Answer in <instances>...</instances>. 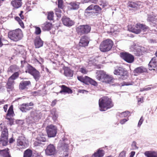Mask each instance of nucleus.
Wrapping results in <instances>:
<instances>
[{
  "label": "nucleus",
  "instance_id": "nucleus-1",
  "mask_svg": "<svg viewBox=\"0 0 157 157\" xmlns=\"http://www.w3.org/2000/svg\"><path fill=\"white\" fill-rule=\"evenodd\" d=\"M99 105L100 111H103L113 107V104L110 98L104 96L99 99Z\"/></svg>",
  "mask_w": 157,
  "mask_h": 157
},
{
  "label": "nucleus",
  "instance_id": "nucleus-2",
  "mask_svg": "<svg viewBox=\"0 0 157 157\" xmlns=\"http://www.w3.org/2000/svg\"><path fill=\"white\" fill-rule=\"evenodd\" d=\"M62 142L59 143L58 145V148L59 150H62L64 152L63 154L61 157H67L68 155L67 152L69 149L68 144L69 143V141L65 137L62 138Z\"/></svg>",
  "mask_w": 157,
  "mask_h": 157
},
{
  "label": "nucleus",
  "instance_id": "nucleus-3",
  "mask_svg": "<svg viewBox=\"0 0 157 157\" xmlns=\"http://www.w3.org/2000/svg\"><path fill=\"white\" fill-rule=\"evenodd\" d=\"M113 44V41L110 39H107L101 43L99 49L100 51L103 52L109 51L112 48Z\"/></svg>",
  "mask_w": 157,
  "mask_h": 157
},
{
  "label": "nucleus",
  "instance_id": "nucleus-4",
  "mask_svg": "<svg viewBox=\"0 0 157 157\" xmlns=\"http://www.w3.org/2000/svg\"><path fill=\"white\" fill-rule=\"evenodd\" d=\"M8 37L14 41H18L21 39L22 32L21 29H17L9 32Z\"/></svg>",
  "mask_w": 157,
  "mask_h": 157
},
{
  "label": "nucleus",
  "instance_id": "nucleus-5",
  "mask_svg": "<svg viewBox=\"0 0 157 157\" xmlns=\"http://www.w3.org/2000/svg\"><path fill=\"white\" fill-rule=\"evenodd\" d=\"M115 75H120L119 79L124 80L126 79L128 76V72L125 69L122 67H117L114 71Z\"/></svg>",
  "mask_w": 157,
  "mask_h": 157
},
{
  "label": "nucleus",
  "instance_id": "nucleus-6",
  "mask_svg": "<svg viewBox=\"0 0 157 157\" xmlns=\"http://www.w3.org/2000/svg\"><path fill=\"white\" fill-rule=\"evenodd\" d=\"M78 80L86 85L91 84L94 86L98 85L97 82L92 78L87 76H78L77 77Z\"/></svg>",
  "mask_w": 157,
  "mask_h": 157
},
{
  "label": "nucleus",
  "instance_id": "nucleus-7",
  "mask_svg": "<svg viewBox=\"0 0 157 157\" xmlns=\"http://www.w3.org/2000/svg\"><path fill=\"white\" fill-rule=\"evenodd\" d=\"M136 27H132L129 31L131 32L138 34L140 33L141 31L146 32L149 29V27L145 25L137 24Z\"/></svg>",
  "mask_w": 157,
  "mask_h": 157
},
{
  "label": "nucleus",
  "instance_id": "nucleus-8",
  "mask_svg": "<svg viewBox=\"0 0 157 157\" xmlns=\"http://www.w3.org/2000/svg\"><path fill=\"white\" fill-rule=\"evenodd\" d=\"M91 29V26L88 25H80L76 28V32L80 35L88 34Z\"/></svg>",
  "mask_w": 157,
  "mask_h": 157
},
{
  "label": "nucleus",
  "instance_id": "nucleus-9",
  "mask_svg": "<svg viewBox=\"0 0 157 157\" xmlns=\"http://www.w3.org/2000/svg\"><path fill=\"white\" fill-rule=\"evenodd\" d=\"M46 130L48 136L49 138L55 137L57 133V128L53 124L47 126Z\"/></svg>",
  "mask_w": 157,
  "mask_h": 157
},
{
  "label": "nucleus",
  "instance_id": "nucleus-10",
  "mask_svg": "<svg viewBox=\"0 0 157 157\" xmlns=\"http://www.w3.org/2000/svg\"><path fill=\"white\" fill-rule=\"evenodd\" d=\"M40 118V115L36 111H32L30 112V115L26 117V121L28 123L37 121Z\"/></svg>",
  "mask_w": 157,
  "mask_h": 157
},
{
  "label": "nucleus",
  "instance_id": "nucleus-11",
  "mask_svg": "<svg viewBox=\"0 0 157 157\" xmlns=\"http://www.w3.org/2000/svg\"><path fill=\"white\" fill-rule=\"evenodd\" d=\"M28 71L29 74L33 76L36 81L39 80L40 77V73L34 67L29 65L28 67Z\"/></svg>",
  "mask_w": 157,
  "mask_h": 157
},
{
  "label": "nucleus",
  "instance_id": "nucleus-12",
  "mask_svg": "<svg viewBox=\"0 0 157 157\" xmlns=\"http://www.w3.org/2000/svg\"><path fill=\"white\" fill-rule=\"evenodd\" d=\"M8 130L6 128H4L2 131L0 142L3 146H6L8 143Z\"/></svg>",
  "mask_w": 157,
  "mask_h": 157
},
{
  "label": "nucleus",
  "instance_id": "nucleus-13",
  "mask_svg": "<svg viewBox=\"0 0 157 157\" xmlns=\"http://www.w3.org/2000/svg\"><path fill=\"white\" fill-rule=\"evenodd\" d=\"M121 58L128 63H133L134 60V57L132 54L127 52H122L120 54Z\"/></svg>",
  "mask_w": 157,
  "mask_h": 157
},
{
  "label": "nucleus",
  "instance_id": "nucleus-14",
  "mask_svg": "<svg viewBox=\"0 0 157 157\" xmlns=\"http://www.w3.org/2000/svg\"><path fill=\"white\" fill-rule=\"evenodd\" d=\"M36 141L34 143L35 146H40L42 144V142L47 141V139L45 137V135L43 133L40 134L36 138Z\"/></svg>",
  "mask_w": 157,
  "mask_h": 157
},
{
  "label": "nucleus",
  "instance_id": "nucleus-15",
  "mask_svg": "<svg viewBox=\"0 0 157 157\" xmlns=\"http://www.w3.org/2000/svg\"><path fill=\"white\" fill-rule=\"evenodd\" d=\"M45 152L47 155H53L56 153V149L53 144H50L47 146L45 150Z\"/></svg>",
  "mask_w": 157,
  "mask_h": 157
},
{
  "label": "nucleus",
  "instance_id": "nucleus-16",
  "mask_svg": "<svg viewBox=\"0 0 157 157\" xmlns=\"http://www.w3.org/2000/svg\"><path fill=\"white\" fill-rule=\"evenodd\" d=\"M147 20L150 22V24L152 27L157 28V18L153 14H148Z\"/></svg>",
  "mask_w": 157,
  "mask_h": 157
},
{
  "label": "nucleus",
  "instance_id": "nucleus-17",
  "mask_svg": "<svg viewBox=\"0 0 157 157\" xmlns=\"http://www.w3.org/2000/svg\"><path fill=\"white\" fill-rule=\"evenodd\" d=\"M61 20L64 25L67 27H71L75 24L74 21L65 16L63 17Z\"/></svg>",
  "mask_w": 157,
  "mask_h": 157
},
{
  "label": "nucleus",
  "instance_id": "nucleus-18",
  "mask_svg": "<svg viewBox=\"0 0 157 157\" xmlns=\"http://www.w3.org/2000/svg\"><path fill=\"white\" fill-rule=\"evenodd\" d=\"M17 144L18 146H21V148H25L28 146L26 141L25 137L23 136H19L17 140Z\"/></svg>",
  "mask_w": 157,
  "mask_h": 157
},
{
  "label": "nucleus",
  "instance_id": "nucleus-19",
  "mask_svg": "<svg viewBox=\"0 0 157 157\" xmlns=\"http://www.w3.org/2000/svg\"><path fill=\"white\" fill-rule=\"evenodd\" d=\"M35 47L36 48H39L43 46L44 42L39 36H36L33 40Z\"/></svg>",
  "mask_w": 157,
  "mask_h": 157
},
{
  "label": "nucleus",
  "instance_id": "nucleus-20",
  "mask_svg": "<svg viewBox=\"0 0 157 157\" xmlns=\"http://www.w3.org/2000/svg\"><path fill=\"white\" fill-rule=\"evenodd\" d=\"M96 76V78L98 80H99L103 82L105 81V76H106V75L105 72L103 71L99 70L97 71Z\"/></svg>",
  "mask_w": 157,
  "mask_h": 157
},
{
  "label": "nucleus",
  "instance_id": "nucleus-21",
  "mask_svg": "<svg viewBox=\"0 0 157 157\" xmlns=\"http://www.w3.org/2000/svg\"><path fill=\"white\" fill-rule=\"evenodd\" d=\"M104 151L101 149V148H99L96 152H95L91 156H89V155H85L83 157H102L104 155Z\"/></svg>",
  "mask_w": 157,
  "mask_h": 157
},
{
  "label": "nucleus",
  "instance_id": "nucleus-22",
  "mask_svg": "<svg viewBox=\"0 0 157 157\" xmlns=\"http://www.w3.org/2000/svg\"><path fill=\"white\" fill-rule=\"evenodd\" d=\"M149 69L150 70L154 69V68L157 67V58L154 57L151 59L148 64Z\"/></svg>",
  "mask_w": 157,
  "mask_h": 157
},
{
  "label": "nucleus",
  "instance_id": "nucleus-23",
  "mask_svg": "<svg viewBox=\"0 0 157 157\" xmlns=\"http://www.w3.org/2000/svg\"><path fill=\"white\" fill-rule=\"evenodd\" d=\"M31 84L29 81H22L19 83V87L20 90H23L26 89H28L27 86Z\"/></svg>",
  "mask_w": 157,
  "mask_h": 157
},
{
  "label": "nucleus",
  "instance_id": "nucleus-24",
  "mask_svg": "<svg viewBox=\"0 0 157 157\" xmlns=\"http://www.w3.org/2000/svg\"><path fill=\"white\" fill-rule=\"evenodd\" d=\"M64 75L67 78H70L73 76V71L68 67H65L63 68Z\"/></svg>",
  "mask_w": 157,
  "mask_h": 157
},
{
  "label": "nucleus",
  "instance_id": "nucleus-25",
  "mask_svg": "<svg viewBox=\"0 0 157 157\" xmlns=\"http://www.w3.org/2000/svg\"><path fill=\"white\" fill-rule=\"evenodd\" d=\"M92 6H89L85 10V15L86 16H93L95 15L97 16L94 11L93 10Z\"/></svg>",
  "mask_w": 157,
  "mask_h": 157
},
{
  "label": "nucleus",
  "instance_id": "nucleus-26",
  "mask_svg": "<svg viewBox=\"0 0 157 157\" xmlns=\"http://www.w3.org/2000/svg\"><path fill=\"white\" fill-rule=\"evenodd\" d=\"M87 37L85 36H82L79 43V45L80 46L85 47L88 45L89 41L87 39Z\"/></svg>",
  "mask_w": 157,
  "mask_h": 157
},
{
  "label": "nucleus",
  "instance_id": "nucleus-27",
  "mask_svg": "<svg viewBox=\"0 0 157 157\" xmlns=\"http://www.w3.org/2000/svg\"><path fill=\"white\" fill-rule=\"evenodd\" d=\"M61 88V90L59 93H67L68 94H71L72 90L69 87L64 85H62L59 86Z\"/></svg>",
  "mask_w": 157,
  "mask_h": 157
},
{
  "label": "nucleus",
  "instance_id": "nucleus-28",
  "mask_svg": "<svg viewBox=\"0 0 157 157\" xmlns=\"http://www.w3.org/2000/svg\"><path fill=\"white\" fill-rule=\"evenodd\" d=\"M21 0H14L11 2V4L14 8L17 9L21 6Z\"/></svg>",
  "mask_w": 157,
  "mask_h": 157
},
{
  "label": "nucleus",
  "instance_id": "nucleus-29",
  "mask_svg": "<svg viewBox=\"0 0 157 157\" xmlns=\"http://www.w3.org/2000/svg\"><path fill=\"white\" fill-rule=\"evenodd\" d=\"M52 24L51 23L46 22L42 26V28L44 31H49L51 30L52 27Z\"/></svg>",
  "mask_w": 157,
  "mask_h": 157
},
{
  "label": "nucleus",
  "instance_id": "nucleus-30",
  "mask_svg": "<svg viewBox=\"0 0 157 157\" xmlns=\"http://www.w3.org/2000/svg\"><path fill=\"white\" fill-rule=\"evenodd\" d=\"M9 149L7 148L6 149L0 150V155L3 157H11L8 151Z\"/></svg>",
  "mask_w": 157,
  "mask_h": 157
},
{
  "label": "nucleus",
  "instance_id": "nucleus-31",
  "mask_svg": "<svg viewBox=\"0 0 157 157\" xmlns=\"http://www.w3.org/2000/svg\"><path fill=\"white\" fill-rule=\"evenodd\" d=\"M128 5V7L133 8L135 9H137L140 8V5H139L138 2H129Z\"/></svg>",
  "mask_w": 157,
  "mask_h": 157
},
{
  "label": "nucleus",
  "instance_id": "nucleus-32",
  "mask_svg": "<svg viewBox=\"0 0 157 157\" xmlns=\"http://www.w3.org/2000/svg\"><path fill=\"white\" fill-rule=\"evenodd\" d=\"M147 69L143 66H140L135 68L134 70L135 72L137 73H142L146 72Z\"/></svg>",
  "mask_w": 157,
  "mask_h": 157
},
{
  "label": "nucleus",
  "instance_id": "nucleus-33",
  "mask_svg": "<svg viewBox=\"0 0 157 157\" xmlns=\"http://www.w3.org/2000/svg\"><path fill=\"white\" fill-rule=\"evenodd\" d=\"M80 3L76 2H71L70 3L71 9L73 10L78 9L79 7Z\"/></svg>",
  "mask_w": 157,
  "mask_h": 157
},
{
  "label": "nucleus",
  "instance_id": "nucleus-34",
  "mask_svg": "<svg viewBox=\"0 0 157 157\" xmlns=\"http://www.w3.org/2000/svg\"><path fill=\"white\" fill-rule=\"evenodd\" d=\"M90 6L92 7V9L94 11L95 10L94 12L96 14L98 13L101 11V8L97 5H91Z\"/></svg>",
  "mask_w": 157,
  "mask_h": 157
},
{
  "label": "nucleus",
  "instance_id": "nucleus-35",
  "mask_svg": "<svg viewBox=\"0 0 157 157\" xmlns=\"http://www.w3.org/2000/svg\"><path fill=\"white\" fill-rule=\"evenodd\" d=\"M32 153V151L31 150L27 149L24 151L23 157H31Z\"/></svg>",
  "mask_w": 157,
  "mask_h": 157
},
{
  "label": "nucleus",
  "instance_id": "nucleus-36",
  "mask_svg": "<svg viewBox=\"0 0 157 157\" xmlns=\"http://www.w3.org/2000/svg\"><path fill=\"white\" fill-rule=\"evenodd\" d=\"M130 113V112L129 111H125L121 113H118L117 114V115L120 117L122 118L127 117Z\"/></svg>",
  "mask_w": 157,
  "mask_h": 157
},
{
  "label": "nucleus",
  "instance_id": "nucleus-37",
  "mask_svg": "<svg viewBox=\"0 0 157 157\" xmlns=\"http://www.w3.org/2000/svg\"><path fill=\"white\" fill-rule=\"evenodd\" d=\"M19 75V74L18 72H15L9 78V80H14L18 77Z\"/></svg>",
  "mask_w": 157,
  "mask_h": 157
},
{
  "label": "nucleus",
  "instance_id": "nucleus-38",
  "mask_svg": "<svg viewBox=\"0 0 157 157\" xmlns=\"http://www.w3.org/2000/svg\"><path fill=\"white\" fill-rule=\"evenodd\" d=\"M13 82H11L10 80H9L8 79V81L7 83L6 84V88L7 89V91H10V90H12L13 89Z\"/></svg>",
  "mask_w": 157,
  "mask_h": 157
},
{
  "label": "nucleus",
  "instance_id": "nucleus-39",
  "mask_svg": "<svg viewBox=\"0 0 157 157\" xmlns=\"http://www.w3.org/2000/svg\"><path fill=\"white\" fill-rule=\"evenodd\" d=\"M112 78L111 76L106 75V76H105V81L103 82L106 83H109L112 81Z\"/></svg>",
  "mask_w": 157,
  "mask_h": 157
},
{
  "label": "nucleus",
  "instance_id": "nucleus-40",
  "mask_svg": "<svg viewBox=\"0 0 157 157\" xmlns=\"http://www.w3.org/2000/svg\"><path fill=\"white\" fill-rule=\"evenodd\" d=\"M134 52L135 55L137 56H139L143 54V52L141 49L140 48L136 49Z\"/></svg>",
  "mask_w": 157,
  "mask_h": 157
},
{
  "label": "nucleus",
  "instance_id": "nucleus-41",
  "mask_svg": "<svg viewBox=\"0 0 157 157\" xmlns=\"http://www.w3.org/2000/svg\"><path fill=\"white\" fill-rule=\"evenodd\" d=\"M26 104L25 103H23L20 106L18 107L19 109L23 113H25L26 112L25 106Z\"/></svg>",
  "mask_w": 157,
  "mask_h": 157
},
{
  "label": "nucleus",
  "instance_id": "nucleus-42",
  "mask_svg": "<svg viewBox=\"0 0 157 157\" xmlns=\"http://www.w3.org/2000/svg\"><path fill=\"white\" fill-rule=\"evenodd\" d=\"M13 107H11V106H10L7 111L6 116L7 117H10L13 114Z\"/></svg>",
  "mask_w": 157,
  "mask_h": 157
},
{
  "label": "nucleus",
  "instance_id": "nucleus-43",
  "mask_svg": "<svg viewBox=\"0 0 157 157\" xmlns=\"http://www.w3.org/2000/svg\"><path fill=\"white\" fill-rule=\"evenodd\" d=\"M54 17V13L53 12H49L48 13V15L47 16V18L48 20H53Z\"/></svg>",
  "mask_w": 157,
  "mask_h": 157
},
{
  "label": "nucleus",
  "instance_id": "nucleus-44",
  "mask_svg": "<svg viewBox=\"0 0 157 157\" xmlns=\"http://www.w3.org/2000/svg\"><path fill=\"white\" fill-rule=\"evenodd\" d=\"M16 66L15 65H12L11 66L8 68V71L9 72L11 73L15 71V69L16 68Z\"/></svg>",
  "mask_w": 157,
  "mask_h": 157
},
{
  "label": "nucleus",
  "instance_id": "nucleus-45",
  "mask_svg": "<svg viewBox=\"0 0 157 157\" xmlns=\"http://www.w3.org/2000/svg\"><path fill=\"white\" fill-rule=\"evenodd\" d=\"M101 4H100V5L102 6L103 8H105V6H106L108 5V3L106 0H101Z\"/></svg>",
  "mask_w": 157,
  "mask_h": 157
},
{
  "label": "nucleus",
  "instance_id": "nucleus-46",
  "mask_svg": "<svg viewBox=\"0 0 157 157\" xmlns=\"http://www.w3.org/2000/svg\"><path fill=\"white\" fill-rule=\"evenodd\" d=\"M41 32V29L39 27L36 26L35 33L36 34L39 35L40 34Z\"/></svg>",
  "mask_w": 157,
  "mask_h": 157
},
{
  "label": "nucleus",
  "instance_id": "nucleus-47",
  "mask_svg": "<svg viewBox=\"0 0 157 157\" xmlns=\"http://www.w3.org/2000/svg\"><path fill=\"white\" fill-rule=\"evenodd\" d=\"M136 142L135 141L132 142L131 144V146L132 147V150L138 149L139 148L136 145Z\"/></svg>",
  "mask_w": 157,
  "mask_h": 157
},
{
  "label": "nucleus",
  "instance_id": "nucleus-48",
  "mask_svg": "<svg viewBox=\"0 0 157 157\" xmlns=\"http://www.w3.org/2000/svg\"><path fill=\"white\" fill-rule=\"evenodd\" d=\"M134 83V82L131 81L130 82H124L123 85H122V86H129V85H133Z\"/></svg>",
  "mask_w": 157,
  "mask_h": 157
},
{
  "label": "nucleus",
  "instance_id": "nucleus-49",
  "mask_svg": "<svg viewBox=\"0 0 157 157\" xmlns=\"http://www.w3.org/2000/svg\"><path fill=\"white\" fill-rule=\"evenodd\" d=\"M63 0H58V7L61 9L63 8Z\"/></svg>",
  "mask_w": 157,
  "mask_h": 157
},
{
  "label": "nucleus",
  "instance_id": "nucleus-50",
  "mask_svg": "<svg viewBox=\"0 0 157 157\" xmlns=\"http://www.w3.org/2000/svg\"><path fill=\"white\" fill-rule=\"evenodd\" d=\"M143 121H144V119L143 118V117L142 116L141 117L140 120L139 121V122H138V125H137V126L138 127H139V128L140 127L141 125L142 124V123L143 122Z\"/></svg>",
  "mask_w": 157,
  "mask_h": 157
},
{
  "label": "nucleus",
  "instance_id": "nucleus-51",
  "mask_svg": "<svg viewBox=\"0 0 157 157\" xmlns=\"http://www.w3.org/2000/svg\"><path fill=\"white\" fill-rule=\"evenodd\" d=\"M126 153L125 151H123L120 153L118 157H125Z\"/></svg>",
  "mask_w": 157,
  "mask_h": 157
},
{
  "label": "nucleus",
  "instance_id": "nucleus-52",
  "mask_svg": "<svg viewBox=\"0 0 157 157\" xmlns=\"http://www.w3.org/2000/svg\"><path fill=\"white\" fill-rule=\"evenodd\" d=\"M128 120L129 119L128 118L127 119H123L120 121V122L121 124H123L128 121Z\"/></svg>",
  "mask_w": 157,
  "mask_h": 157
},
{
  "label": "nucleus",
  "instance_id": "nucleus-53",
  "mask_svg": "<svg viewBox=\"0 0 157 157\" xmlns=\"http://www.w3.org/2000/svg\"><path fill=\"white\" fill-rule=\"evenodd\" d=\"M6 119L10 121V125H12L13 124V120L12 118L6 116Z\"/></svg>",
  "mask_w": 157,
  "mask_h": 157
},
{
  "label": "nucleus",
  "instance_id": "nucleus-54",
  "mask_svg": "<svg viewBox=\"0 0 157 157\" xmlns=\"http://www.w3.org/2000/svg\"><path fill=\"white\" fill-rule=\"evenodd\" d=\"M58 115L57 113L54 115H52V119L54 120V121H55L56 120L58 117Z\"/></svg>",
  "mask_w": 157,
  "mask_h": 157
},
{
  "label": "nucleus",
  "instance_id": "nucleus-55",
  "mask_svg": "<svg viewBox=\"0 0 157 157\" xmlns=\"http://www.w3.org/2000/svg\"><path fill=\"white\" fill-rule=\"evenodd\" d=\"M57 113L56 109L53 108L51 110V114L52 115Z\"/></svg>",
  "mask_w": 157,
  "mask_h": 157
},
{
  "label": "nucleus",
  "instance_id": "nucleus-56",
  "mask_svg": "<svg viewBox=\"0 0 157 157\" xmlns=\"http://www.w3.org/2000/svg\"><path fill=\"white\" fill-rule=\"evenodd\" d=\"M80 71L82 73L84 74H86L87 72L86 69L83 67L81 68H80Z\"/></svg>",
  "mask_w": 157,
  "mask_h": 157
},
{
  "label": "nucleus",
  "instance_id": "nucleus-57",
  "mask_svg": "<svg viewBox=\"0 0 157 157\" xmlns=\"http://www.w3.org/2000/svg\"><path fill=\"white\" fill-rule=\"evenodd\" d=\"M151 154L149 151H146L144 153V155L147 157H150Z\"/></svg>",
  "mask_w": 157,
  "mask_h": 157
},
{
  "label": "nucleus",
  "instance_id": "nucleus-58",
  "mask_svg": "<svg viewBox=\"0 0 157 157\" xmlns=\"http://www.w3.org/2000/svg\"><path fill=\"white\" fill-rule=\"evenodd\" d=\"M78 93L84 94L85 92L87 93L88 91L84 90H79L78 91Z\"/></svg>",
  "mask_w": 157,
  "mask_h": 157
},
{
  "label": "nucleus",
  "instance_id": "nucleus-59",
  "mask_svg": "<svg viewBox=\"0 0 157 157\" xmlns=\"http://www.w3.org/2000/svg\"><path fill=\"white\" fill-rule=\"evenodd\" d=\"M23 12V11H21L20 13L19 14V16H20L22 19H24V16L22 15Z\"/></svg>",
  "mask_w": 157,
  "mask_h": 157
},
{
  "label": "nucleus",
  "instance_id": "nucleus-60",
  "mask_svg": "<svg viewBox=\"0 0 157 157\" xmlns=\"http://www.w3.org/2000/svg\"><path fill=\"white\" fill-rule=\"evenodd\" d=\"M25 108L26 109V111H29L30 109H32L33 108V107L26 105L25 106Z\"/></svg>",
  "mask_w": 157,
  "mask_h": 157
},
{
  "label": "nucleus",
  "instance_id": "nucleus-61",
  "mask_svg": "<svg viewBox=\"0 0 157 157\" xmlns=\"http://www.w3.org/2000/svg\"><path fill=\"white\" fill-rule=\"evenodd\" d=\"M26 105L29 106H33L34 105V104L32 102H30V103H25Z\"/></svg>",
  "mask_w": 157,
  "mask_h": 157
},
{
  "label": "nucleus",
  "instance_id": "nucleus-62",
  "mask_svg": "<svg viewBox=\"0 0 157 157\" xmlns=\"http://www.w3.org/2000/svg\"><path fill=\"white\" fill-rule=\"evenodd\" d=\"M18 23H19V24L21 26L22 28H24V24L23 22L22 21V20H21Z\"/></svg>",
  "mask_w": 157,
  "mask_h": 157
},
{
  "label": "nucleus",
  "instance_id": "nucleus-63",
  "mask_svg": "<svg viewBox=\"0 0 157 157\" xmlns=\"http://www.w3.org/2000/svg\"><path fill=\"white\" fill-rule=\"evenodd\" d=\"M135 154V152L134 151H132L130 153V155L129 157H134Z\"/></svg>",
  "mask_w": 157,
  "mask_h": 157
},
{
  "label": "nucleus",
  "instance_id": "nucleus-64",
  "mask_svg": "<svg viewBox=\"0 0 157 157\" xmlns=\"http://www.w3.org/2000/svg\"><path fill=\"white\" fill-rule=\"evenodd\" d=\"M15 20L17 21V22H18V23L21 20V19L20 18L18 17H17V16H16L15 17Z\"/></svg>",
  "mask_w": 157,
  "mask_h": 157
}]
</instances>
